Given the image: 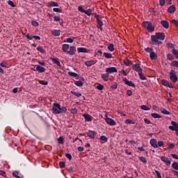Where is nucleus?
I'll use <instances>...</instances> for the list:
<instances>
[{
    "label": "nucleus",
    "mask_w": 178,
    "mask_h": 178,
    "mask_svg": "<svg viewBox=\"0 0 178 178\" xmlns=\"http://www.w3.org/2000/svg\"><path fill=\"white\" fill-rule=\"evenodd\" d=\"M165 33L163 32H157L156 33V35H151V40L153 41V42H158V40H161V41H163L165 38Z\"/></svg>",
    "instance_id": "1"
},
{
    "label": "nucleus",
    "mask_w": 178,
    "mask_h": 178,
    "mask_svg": "<svg viewBox=\"0 0 178 178\" xmlns=\"http://www.w3.org/2000/svg\"><path fill=\"white\" fill-rule=\"evenodd\" d=\"M53 113L59 115L60 113V104L58 103H54L52 107Z\"/></svg>",
    "instance_id": "2"
},
{
    "label": "nucleus",
    "mask_w": 178,
    "mask_h": 178,
    "mask_svg": "<svg viewBox=\"0 0 178 178\" xmlns=\"http://www.w3.org/2000/svg\"><path fill=\"white\" fill-rule=\"evenodd\" d=\"M170 80H171L172 83H176L178 80L177 75L176 74V71H175V70H171L170 72Z\"/></svg>",
    "instance_id": "3"
},
{
    "label": "nucleus",
    "mask_w": 178,
    "mask_h": 178,
    "mask_svg": "<svg viewBox=\"0 0 178 178\" xmlns=\"http://www.w3.org/2000/svg\"><path fill=\"white\" fill-rule=\"evenodd\" d=\"M105 122L107 123V124H109V126H116V122L111 118L107 117L105 119Z\"/></svg>",
    "instance_id": "4"
},
{
    "label": "nucleus",
    "mask_w": 178,
    "mask_h": 178,
    "mask_svg": "<svg viewBox=\"0 0 178 178\" xmlns=\"http://www.w3.org/2000/svg\"><path fill=\"white\" fill-rule=\"evenodd\" d=\"M26 37L27 40H33V38H34V40H41V37L38 35H33V34H30V33H27L26 35Z\"/></svg>",
    "instance_id": "5"
},
{
    "label": "nucleus",
    "mask_w": 178,
    "mask_h": 178,
    "mask_svg": "<svg viewBox=\"0 0 178 178\" xmlns=\"http://www.w3.org/2000/svg\"><path fill=\"white\" fill-rule=\"evenodd\" d=\"M123 83H124L127 86H129V87H134L136 88V85L131 82V81L127 80V78H123L122 79Z\"/></svg>",
    "instance_id": "6"
},
{
    "label": "nucleus",
    "mask_w": 178,
    "mask_h": 178,
    "mask_svg": "<svg viewBox=\"0 0 178 178\" xmlns=\"http://www.w3.org/2000/svg\"><path fill=\"white\" fill-rule=\"evenodd\" d=\"M161 160L162 161V162H164V163H165L166 166H170L172 163V161H170L169 159L166 156H162L161 157Z\"/></svg>",
    "instance_id": "7"
},
{
    "label": "nucleus",
    "mask_w": 178,
    "mask_h": 178,
    "mask_svg": "<svg viewBox=\"0 0 178 178\" xmlns=\"http://www.w3.org/2000/svg\"><path fill=\"white\" fill-rule=\"evenodd\" d=\"M132 69L138 72V73H141V72H143V69L138 63L134 64L132 66Z\"/></svg>",
    "instance_id": "8"
},
{
    "label": "nucleus",
    "mask_w": 178,
    "mask_h": 178,
    "mask_svg": "<svg viewBox=\"0 0 178 178\" xmlns=\"http://www.w3.org/2000/svg\"><path fill=\"white\" fill-rule=\"evenodd\" d=\"M106 72L108 74H111V73H116L118 72V69H116L115 67H110L106 68Z\"/></svg>",
    "instance_id": "9"
},
{
    "label": "nucleus",
    "mask_w": 178,
    "mask_h": 178,
    "mask_svg": "<svg viewBox=\"0 0 178 178\" xmlns=\"http://www.w3.org/2000/svg\"><path fill=\"white\" fill-rule=\"evenodd\" d=\"M67 54H68L69 55H71L72 56H73V55H75L76 54V47L70 46V51H67Z\"/></svg>",
    "instance_id": "10"
},
{
    "label": "nucleus",
    "mask_w": 178,
    "mask_h": 178,
    "mask_svg": "<svg viewBox=\"0 0 178 178\" xmlns=\"http://www.w3.org/2000/svg\"><path fill=\"white\" fill-rule=\"evenodd\" d=\"M50 60H51V62H53V63H54V65H57V66H58V67H62V65H60V62L59 61L58 58H50Z\"/></svg>",
    "instance_id": "11"
},
{
    "label": "nucleus",
    "mask_w": 178,
    "mask_h": 178,
    "mask_svg": "<svg viewBox=\"0 0 178 178\" xmlns=\"http://www.w3.org/2000/svg\"><path fill=\"white\" fill-rule=\"evenodd\" d=\"M97 60H88V61L85 62V65L88 67H90V66L95 65V63H97Z\"/></svg>",
    "instance_id": "12"
},
{
    "label": "nucleus",
    "mask_w": 178,
    "mask_h": 178,
    "mask_svg": "<svg viewBox=\"0 0 178 178\" xmlns=\"http://www.w3.org/2000/svg\"><path fill=\"white\" fill-rule=\"evenodd\" d=\"M88 136L90 138H95V136H97V132L95 131L88 130Z\"/></svg>",
    "instance_id": "13"
},
{
    "label": "nucleus",
    "mask_w": 178,
    "mask_h": 178,
    "mask_svg": "<svg viewBox=\"0 0 178 178\" xmlns=\"http://www.w3.org/2000/svg\"><path fill=\"white\" fill-rule=\"evenodd\" d=\"M74 84L76 87H83L84 85V78H82L81 81H74Z\"/></svg>",
    "instance_id": "14"
},
{
    "label": "nucleus",
    "mask_w": 178,
    "mask_h": 178,
    "mask_svg": "<svg viewBox=\"0 0 178 178\" xmlns=\"http://www.w3.org/2000/svg\"><path fill=\"white\" fill-rule=\"evenodd\" d=\"M83 118H84L86 122L92 121V116H91L90 114H83Z\"/></svg>",
    "instance_id": "15"
},
{
    "label": "nucleus",
    "mask_w": 178,
    "mask_h": 178,
    "mask_svg": "<svg viewBox=\"0 0 178 178\" xmlns=\"http://www.w3.org/2000/svg\"><path fill=\"white\" fill-rule=\"evenodd\" d=\"M101 79H102L104 81H108V80H109V74L108 72L104 74H101Z\"/></svg>",
    "instance_id": "16"
},
{
    "label": "nucleus",
    "mask_w": 178,
    "mask_h": 178,
    "mask_svg": "<svg viewBox=\"0 0 178 178\" xmlns=\"http://www.w3.org/2000/svg\"><path fill=\"white\" fill-rule=\"evenodd\" d=\"M77 51L79 53H83V54H88V52H90L88 49L84 47H78Z\"/></svg>",
    "instance_id": "17"
},
{
    "label": "nucleus",
    "mask_w": 178,
    "mask_h": 178,
    "mask_svg": "<svg viewBox=\"0 0 178 178\" xmlns=\"http://www.w3.org/2000/svg\"><path fill=\"white\" fill-rule=\"evenodd\" d=\"M149 143L152 147H154V148H158V142L156 141V140L151 139Z\"/></svg>",
    "instance_id": "18"
},
{
    "label": "nucleus",
    "mask_w": 178,
    "mask_h": 178,
    "mask_svg": "<svg viewBox=\"0 0 178 178\" xmlns=\"http://www.w3.org/2000/svg\"><path fill=\"white\" fill-rule=\"evenodd\" d=\"M160 23L164 29H169V22L166 20H162Z\"/></svg>",
    "instance_id": "19"
},
{
    "label": "nucleus",
    "mask_w": 178,
    "mask_h": 178,
    "mask_svg": "<svg viewBox=\"0 0 178 178\" xmlns=\"http://www.w3.org/2000/svg\"><path fill=\"white\" fill-rule=\"evenodd\" d=\"M97 29H99V30H101V31H102V26H104V22H102V20L101 19H97Z\"/></svg>",
    "instance_id": "20"
},
{
    "label": "nucleus",
    "mask_w": 178,
    "mask_h": 178,
    "mask_svg": "<svg viewBox=\"0 0 178 178\" xmlns=\"http://www.w3.org/2000/svg\"><path fill=\"white\" fill-rule=\"evenodd\" d=\"M168 13H175L176 12V6L172 5L168 8Z\"/></svg>",
    "instance_id": "21"
},
{
    "label": "nucleus",
    "mask_w": 178,
    "mask_h": 178,
    "mask_svg": "<svg viewBox=\"0 0 178 178\" xmlns=\"http://www.w3.org/2000/svg\"><path fill=\"white\" fill-rule=\"evenodd\" d=\"M36 70L37 72H39V73H44V72H45V68L41 65H36Z\"/></svg>",
    "instance_id": "22"
},
{
    "label": "nucleus",
    "mask_w": 178,
    "mask_h": 178,
    "mask_svg": "<svg viewBox=\"0 0 178 178\" xmlns=\"http://www.w3.org/2000/svg\"><path fill=\"white\" fill-rule=\"evenodd\" d=\"M52 35H55V37H59L60 35V31L59 30L54 29L51 31Z\"/></svg>",
    "instance_id": "23"
},
{
    "label": "nucleus",
    "mask_w": 178,
    "mask_h": 178,
    "mask_svg": "<svg viewBox=\"0 0 178 178\" xmlns=\"http://www.w3.org/2000/svg\"><path fill=\"white\" fill-rule=\"evenodd\" d=\"M69 48H70V46H69V44H63V45H62V51H63V52H66V53H67V49H69Z\"/></svg>",
    "instance_id": "24"
},
{
    "label": "nucleus",
    "mask_w": 178,
    "mask_h": 178,
    "mask_svg": "<svg viewBox=\"0 0 178 178\" xmlns=\"http://www.w3.org/2000/svg\"><path fill=\"white\" fill-rule=\"evenodd\" d=\"M152 22H149V21H145L142 23V26L143 27H144L145 29H148V26L151 25Z\"/></svg>",
    "instance_id": "25"
},
{
    "label": "nucleus",
    "mask_w": 178,
    "mask_h": 178,
    "mask_svg": "<svg viewBox=\"0 0 178 178\" xmlns=\"http://www.w3.org/2000/svg\"><path fill=\"white\" fill-rule=\"evenodd\" d=\"M103 55H104V58H106V59H112L113 58L111 53L104 52L103 54Z\"/></svg>",
    "instance_id": "26"
},
{
    "label": "nucleus",
    "mask_w": 178,
    "mask_h": 178,
    "mask_svg": "<svg viewBox=\"0 0 178 178\" xmlns=\"http://www.w3.org/2000/svg\"><path fill=\"white\" fill-rule=\"evenodd\" d=\"M37 51H38L39 52H40V54H47V51H45V49H44V48H42V47L39 46L36 48Z\"/></svg>",
    "instance_id": "27"
},
{
    "label": "nucleus",
    "mask_w": 178,
    "mask_h": 178,
    "mask_svg": "<svg viewBox=\"0 0 178 178\" xmlns=\"http://www.w3.org/2000/svg\"><path fill=\"white\" fill-rule=\"evenodd\" d=\"M149 58L152 60H155V59H156V58H158V56L156 55V53H154V51L152 53H151L149 54Z\"/></svg>",
    "instance_id": "28"
},
{
    "label": "nucleus",
    "mask_w": 178,
    "mask_h": 178,
    "mask_svg": "<svg viewBox=\"0 0 178 178\" xmlns=\"http://www.w3.org/2000/svg\"><path fill=\"white\" fill-rule=\"evenodd\" d=\"M167 60H175V56L171 54H168L166 55Z\"/></svg>",
    "instance_id": "29"
},
{
    "label": "nucleus",
    "mask_w": 178,
    "mask_h": 178,
    "mask_svg": "<svg viewBox=\"0 0 178 178\" xmlns=\"http://www.w3.org/2000/svg\"><path fill=\"white\" fill-rule=\"evenodd\" d=\"M125 124H136V121L135 120H131L130 119H127L124 120Z\"/></svg>",
    "instance_id": "30"
},
{
    "label": "nucleus",
    "mask_w": 178,
    "mask_h": 178,
    "mask_svg": "<svg viewBox=\"0 0 178 178\" xmlns=\"http://www.w3.org/2000/svg\"><path fill=\"white\" fill-rule=\"evenodd\" d=\"M57 142L58 144H61V145H63V144H65V138H63V136L59 137L57 139Z\"/></svg>",
    "instance_id": "31"
},
{
    "label": "nucleus",
    "mask_w": 178,
    "mask_h": 178,
    "mask_svg": "<svg viewBox=\"0 0 178 178\" xmlns=\"http://www.w3.org/2000/svg\"><path fill=\"white\" fill-rule=\"evenodd\" d=\"M107 49H108V51H111V52H113V51H115V45L113 44V43H111L107 47Z\"/></svg>",
    "instance_id": "32"
},
{
    "label": "nucleus",
    "mask_w": 178,
    "mask_h": 178,
    "mask_svg": "<svg viewBox=\"0 0 178 178\" xmlns=\"http://www.w3.org/2000/svg\"><path fill=\"white\" fill-rule=\"evenodd\" d=\"M147 30L149 33H152V31H154L155 30V27H154V26H152V23L150 24V25L149 26H147Z\"/></svg>",
    "instance_id": "33"
},
{
    "label": "nucleus",
    "mask_w": 178,
    "mask_h": 178,
    "mask_svg": "<svg viewBox=\"0 0 178 178\" xmlns=\"http://www.w3.org/2000/svg\"><path fill=\"white\" fill-rule=\"evenodd\" d=\"M172 52L176 59H178V51L176 49L173 48L172 49Z\"/></svg>",
    "instance_id": "34"
},
{
    "label": "nucleus",
    "mask_w": 178,
    "mask_h": 178,
    "mask_svg": "<svg viewBox=\"0 0 178 178\" xmlns=\"http://www.w3.org/2000/svg\"><path fill=\"white\" fill-rule=\"evenodd\" d=\"M49 6H50L51 8H54V6L58 7L59 6V4H58L57 2L51 1L49 4Z\"/></svg>",
    "instance_id": "35"
},
{
    "label": "nucleus",
    "mask_w": 178,
    "mask_h": 178,
    "mask_svg": "<svg viewBox=\"0 0 178 178\" xmlns=\"http://www.w3.org/2000/svg\"><path fill=\"white\" fill-rule=\"evenodd\" d=\"M68 74L71 76V77H79V74L76 73V72H69Z\"/></svg>",
    "instance_id": "36"
},
{
    "label": "nucleus",
    "mask_w": 178,
    "mask_h": 178,
    "mask_svg": "<svg viewBox=\"0 0 178 178\" xmlns=\"http://www.w3.org/2000/svg\"><path fill=\"white\" fill-rule=\"evenodd\" d=\"M161 113H163V115H170V112L168 111L166 109L161 108L160 109Z\"/></svg>",
    "instance_id": "37"
},
{
    "label": "nucleus",
    "mask_w": 178,
    "mask_h": 178,
    "mask_svg": "<svg viewBox=\"0 0 178 178\" xmlns=\"http://www.w3.org/2000/svg\"><path fill=\"white\" fill-rule=\"evenodd\" d=\"M172 169H175V170H178V163L175 161L172 163Z\"/></svg>",
    "instance_id": "38"
},
{
    "label": "nucleus",
    "mask_w": 178,
    "mask_h": 178,
    "mask_svg": "<svg viewBox=\"0 0 178 178\" xmlns=\"http://www.w3.org/2000/svg\"><path fill=\"white\" fill-rule=\"evenodd\" d=\"M151 116L153 117L154 119H161V118H162V116H161L158 113H152Z\"/></svg>",
    "instance_id": "39"
},
{
    "label": "nucleus",
    "mask_w": 178,
    "mask_h": 178,
    "mask_svg": "<svg viewBox=\"0 0 178 178\" xmlns=\"http://www.w3.org/2000/svg\"><path fill=\"white\" fill-rule=\"evenodd\" d=\"M124 63L126 66H130V65L132 64L131 61L127 58L126 60H124Z\"/></svg>",
    "instance_id": "40"
},
{
    "label": "nucleus",
    "mask_w": 178,
    "mask_h": 178,
    "mask_svg": "<svg viewBox=\"0 0 178 178\" xmlns=\"http://www.w3.org/2000/svg\"><path fill=\"white\" fill-rule=\"evenodd\" d=\"M92 13V10L91 9H88V10H85V14L87 15V16H91V14Z\"/></svg>",
    "instance_id": "41"
},
{
    "label": "nucleus",
    "mask_w": 178,
    "mask_h": 178,
    "mask_svg": "<svg viewBox=\"0 0 178 178\" xmlns=\"http://www.w3.org/2000/svg\"><path fill=\"white\" fill-rule=\"evenodd\" d=\"M161 84H162V86H164L165 87H168V86L169 85V81H168L167 80L163 79L161 81Z\"/></svg>",
    "instance_id": "42"
},
{
    "label": "nucleus",
    "mask_w": 178,
    "mask_h": 178,
    "mask_svg": "<svg viewBox=\"0 0 178 178\" xmlns=\"http://www.w3.org/2000/svg\"><path fill=\"white\" fill-rule=\"evenodd\" d=\"M66 112H67V108L66 106H63L62 108L60 107V113H66Z\"/></svg>",
    "instance_id": "43"
},
{
    "label": "nucleus",
    "mask_w": 178,
    "mask_h": 178,
    "mask_svg": "<svg viewBox=\"0 0 178 178\" xmlns=\"http://www.w3.org/2000/svg\"><path fill=\"white\" fill-rule=\"evenodd\" d=\"M96 88L97 90H99V91H102V90H104V85L98 83L97 86H96Z\"/></svg>",
    "instance_id": "44"
},
{
    "label": "nucleus",
    "mask_w": 178,
    "mask_h": 178,
    "mask_svg": "<svg viewBox=\"0 0 178 178\" xmlns=\"http://www.w3.org/2000/svg\"><path fill=\"white\" fill-rule=\"evenodd\" d=\"M7 3H8V5H10L11 8H16V5L11 0H8L7 1Z\"/></svg>",
    "instance_id": "45"
},
{
    "label": "nucleus",
    "mask_w": 178,
    "mask_h": 178,
    "mask_svg": "<svg viewBox=\"0 0 178 178\" xmlns=\"http://www.w3.org/2000/svg\"><path fill=\"white\" fill-rule=\"evenodd\" d=\"M71 92L73 94V95H75V97H81V94L79 92H76V91H71Z\"/></svg>",
    "instance_id": "46"
},
{
    "label": "nucleus",
    "mask_w": 178,
    "mask_h": 178,
    "mask_svg": "<svg viewBox=\"0 0 178 178\" xmlns=\"http://www.w3.org/2000/svg\"><path fill=\"white\" fill-rule=\"evenodd\" d=\"M111 88L112 90H116V88H118V83H116V82L111 83Z\"/></svg>",
    "instance_id": "47"
},
{
    "label": "nucleus",
    "mask_w": 178,
    "mask_h": 178,
    "mask_svg": "<svg viewBox=\"0 0 178 178\" xmlns=\"http://www.w3.org/2000/svg\"><path fill=\"white\" fill-rule=\"evenodd\" d=\"M145 51H146V52H148L150 55L151 54L153 53L154 49L151 47H147V48L145 49Z\"/></svg>",
    "instance_id": "48"
},
{
    "label": "nucleus",
    "mask_w": 178,
    "mask_h": 178,
    "mask_svg": "<svg viewBox=\"0 0 178 178\" xmlns=\"http://www.w3.org/2000/svg\"><path fill=\"white\" fill-rule=\"evenodd\" d=\"M0 66L1 67H8V63H6V61L3 60Z\"/></svg>",
    "instance_id": "49"
},
{
    "label": "nucleus",
    "mask_w": 178,
    "mask_h": 178,
    "mask_svg": "<svg viewBox=\"0 0 178 178\" xmlns=\"http://www.w3.org/2000/svg\"><path fill=\"white\" fill-rule=\"evenodd\" d=\"M140 80H147V77L143 75V72L138 73Z\"/></svg>",
    "instance_id": "50"
},
{
    "label": "nucleus",
    "mask_w": 178,
    "mask_h": 178,
    "mask_svg": "<svg viewBox=\"0 0 178 178\" xmlns=\"http://www.w3.org/2000/svg\"><path fill=\"white\" fill-rule=\"evenodd\" d=\"M31 23L32 26H33L34 27H38V26H40V24H38V22L34 21V20H32Z\"/></svg>",
    "instance_id": "51"
},
{
    "label": "nucleus",
    "mask_w": 178,
    "mask_h": 178,
    "mask_svg": "<svg viewBox=\"0 0 178 178\" xmlns=\"http://www.w3.org/2000/svg\"><path fill=\"white\" fill-rule=\"evenodd\" d=\"M139 160L140 162H143V163H147V159H145L144 156H140Z\"/></svg>",
    "instance_id": "52"
},
{
    "label": "nucleus",
    "mask_w": 178,
    "mask_h": 178,
    "mask_svg": "<svg viewBox=\"0 0 178 178\" xmlns=\"http://www.w3.org/2000/svg\"><path fill=\"white\" fill-rule=\"evenodd\" d=\"M39 84H41L42 86H48V81L40 80L39 81Z\"/></svg>",
    "instance_id": "53"
},
{
    "label": "nucleus",
    "mask_w": 178,
    "mask_h": 178,
    "mask_svg": "<svg viewBox=\"0 0 178 178\" xmlns=\"http://www.w3.org/2000/svg\"><path fill=\"white\" fill-rule=\"evenodd\" d=\"M17 175H19V172L17 171H15V172H13V177L22 178L20 176H19Z\"/></svg>",
    "instance_id": "54"
},
{
    "label": "nucleus",
    "mask_w": 178,
    "mask_h": 178,
    "mask_svg": "<svg viewBox=\"0 0 178 178\" xmlns=\"http://www.w3.org/2000/svg\"><path fill=\"white\" fill-rule=\"evenodd\" d=\"M65 162L64 161H60V163H59V168L60 169H63V168H65Z\"/></svg>",
    "instance_id": "55"
},
{
    "label": "nucleus",
    "mask_w": 178,
    "mask_h": 178,
    "mask_svg": "<svg viewBox=\"0 0 178 178\" xmlns=\"http://www.w3.org/2000/svg\"><path fill=\"white\" fill-rule=\"evenodd\" d=\"M100 140L102 141H104L105 143H106V141H108V138H106V136H101Z\"/></svg>",
    "instance_id": "56"
},
{
    "label": "nucleus",
    "mask_w": 178,
    "mask_h": 178,
    "mask_svg": "<svg viewBox=\"0 0 178 178\" xmlns=\"http://www.w3.org/2000/svg\"><path fill=\"white\" fill-rule=\"evenodd\" d=\"M54 12H56L57 13H62V9L54 8H53Z\"/></svg>",
    "instance_id": "57"
},
{
    "label": "nucleus",
    "mask_w": 178,
    "mask_h": 178,
    "mask_svg": "<svg viewBox=\"0 0 178 178\" xmlns=\"http://www.w3.org/2000/svg\"><path fill=\"white\" fill-rule=\"evenodd\" d=\"M140 109H142L143 111H149V108L147 107V106L145 105H142L140 106Z\"/></svg>",
    "instance_id": "58"
},
{
    "label": "nucleus",
    "mask_w": 178,
    "mask_h": 178,
    "mask_svg": "<svg viewBox=\"0 0 178 178\" xmlns=\"http://www.w3.org/2000/svg\"><path fill=\"white\" fill-rule=\"evenodd\" d=\"M171 23H172V24H174V26H175V27H178V22H177V20H176V19H172V21H171Z\"/></svg>",
    "instance_id": "59"
},
{
    "label": "nucleus",
    "mask_w": 178,
    "mask_h": 178,
    "mask_svg": "<svg viewBox=\"0 0 178 178\" xmlns=\"http://www.w3.org/2000/svg\"><path fill=\"white\" fill-rule=\"evenodd\" d=\"M166 44L168 45V48H170L171 49L175 48V44L173 43H167Z\"/></svg>",
    "instance_id": "60"
},
{
    "label": "nucleus",
    "mask_w": 178,
    "mask_h": 178,
    "mask_svg": "<svg viewBox=\"0 0 178 178\" xmlns=\"http://www.w3.org/2000/svg\"><path fill=\"white\" fill-rule=\"evenodd\" d=\"M154 172L158 178H162V176L161 175V173L159 172V171L155 170Z\"/></svg>",
    "instance_id": "61"
},
{
    "label": "nucleus",
    "mask_w": 178,
    "mask_h": 178,
    "mask_svg": "<svg viewBox=\"0 0 178 178\" xmlns=\"http://www.w3.org/2000/svg\"><path fill=\"white\" fill-rule=\"evenodd\" d=\"M65 156L67 158V159H69V161H72V154L67 153L65 154Z\"/></svg>",
    "instance_id": "62"
},
{
    "label": "nucleus",
    "mask_w": 178,
    "mask_h": 178,
    "mask_svg": "<svg viewBox=\"0 0 178 178\" xmlns=\"http://www.w3.org/2000/svg\"><path fill=\"white\" fill-rule=\"evenodd\" d=\"M77 112H78L77 108H72L71 110V113H72L73 115H74L75 113H77Z\"/></svg>",
    "instance_id": "63"
},
{
    "label": "nucleus",
    "mask_w": 178,
    "mask_h": 178,
    "mask_svg": "<svg viewBox=\"0 0 178 178\" xmlns=\"http://www.w3.org/2000/svg\"><path fill=\"white\" fill-rule=\"evenodd\" d=\"M170 155L175 159H178V155L177 154H171Z\"/></svg>",
    "instance_id": "64"
}]
</instances>
